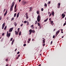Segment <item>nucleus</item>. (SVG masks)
<instances>
[{
    "label": "nucleus",
    "mask_w": 66,
    "mask_h": 66,
    "mask_svg": "<svg viewBox=\"0 0 66 66\" xmlns=\"http://www.w3.org/2000/svg\"><path fill=\"white\" fill-rule=\"evenodd\" d=\"M40 20H41V17H40V16L38 15L37 17V20L38 22H39Z\"/></svg>",
    "instance_id": "f257e3e1"
},
{
    "label": "nucleus",
    "mask_w": 66,
    "mask_h": 66,
    "mask_svg": "<svg viewBox=\"0 0 66 66\" xmlns=\"http://www.w3.org/2000/svg\"><path fill=\"white\" fill-rule=\"evenodd\" d=\"M10 36H11V33H9V31H8L7 33V36L9 38L10 37Z\"/></svg>",
    "instance_id": "f03ea898"
},
{
    "label": "nucleus",
    "mask_w": 66,
    "mask_h": 66,
    "mask_svg": "<svg viewBox=\"0 0 66 66\" xmlns=\"http://www.w3.org/2000/svg\"><path fill=\"white\" fill-rule=\"evenodd\" d=\"M13 28H14L13 27L10 28V29L9 30V32H12V31H13Z\"/></svg>",
    "instance_id": "7ed1b4c3"
},
{
    "label": "nucleus",
    "mask_w": 66,
    "mask_h": 66,
    "mask_svg": "<svg viewBox=\"0 0 66 66\" xmlns=\"http://www.w3.org/2000/svg\"><path fill=\"white\" fill-rule=\"evenodd\" d=\"M60 30H58L56 32V35H58L59 34V33H60Z\"/></svg>",
    "instance_id": "20e7f679"
},
{
    "label": "nucleus",
    "mask_w": 66,
    "mask_h": 66,
    "mask_svg": "<svg viewBox=\"0 0 66 66\" xmlns=\"http://www.w3.org/2000/svg\"><path fill=\"white\" fill-rule=\"evenodd\" d=\"M32 30L31 29H30L29 30V35H31V34H32Z\"/></svg>",
    "instance_id": "39448f33"
},
{
    "label": "nucleus",
    "mask_w": 66,
    "mask_h": 66,
    "mask_svg": "<svg viewBox=\"0 0 66 66\" xmlns=\"http://www.w3.org/2000/svg\"><path fill=\"white\" fill-rule=\"evenodd\" d=\"M61 16L62 17V18H64L65 17V15L64 14V13H63L61 15Z\"/></svg>",
    "instance_id": "423d86ee"
},
{
    "label": "nucleus",
    "mask_w": 66,
    "mask_h": 66,
    "mask_svg": "<svg viewBox=\"0 0 66 66\" xmlns=\"http://www.w3.org/2000/svg\"><path fill=\"white\" fill-rule=\"evenodd\" d=\"M26 3V2H24V1H23L22 2V4H23V5H25Z\"/></svg>",
    "instance_id": "0eeeda50"
},
{
    "label": "nucleus",
    "mask_w": 66,
    "mask_h": 66,
    "mask_svg": "<svg viewBox=\"0 0 66 66\" xmlns=\"http://www.w3.org/2000/svg\"><path fill=\"white\" fill-rule=\"evenodd\" d=\"M14 3L15 2H13L12 3V5L11 6L13 7H14Z\"/></svg>",
    "instance_id": "6e6552de"
},
{
    "label": "nucleus",
    "mask_w": 66,
    "mask_h": 66,
    "mask_svg": "<svg viewBox=\"0 0 66 66\" xmlns=\"http://www.w3.org/2000/svg\"><path fill=\"white\" fill-rule=\"evenodd\" d=\"M13 7L11 6L10 9V11L12 12V11L13 10Z\"/></svg>",
    "instance_id": "1a4fd4ad"
},
{
    "label": "nucleus",
    "mask_w": 66,
    "mask_h": 66,
    "mask_svg": "<svg viewBox=\"0 0 66 66\" xmlns=\"http://www.w3.org/2000/svg\"><path fill=\"white\" fill-rule=\"evenodd\" d=\"M34 27V25H32L30 27L31 28V29H33L34 28V27Z\"/></svg>",
    "instance_id": "9d476101"
},
{
    "label": "nucleus",
    "mask_w": 66,
    "mask_h": 66,
    "mask_svg": "<svg viewBox=\"0 0 66 66\" xmlns=\"http://www.w3.org/2000/svg\"><path fill=\"white\" fill-rule=\"evenodd\" d=\"M46 40V39H44L43 40V43H44V44H45V40Z\"/></svg>",
    "instance_id": "9b49d317"
},
{
    "label": "nucleus",
    "mask_w": 66,
    "mask_h": 66,
    "mask_svg": "<svg viewBox=\"0 0 66 66\" xmlns=\"http://www.w3.org/2000/svg\"><path fill=\"white\" fill-rule=\"evenodd\" d=\"M7 10L4 14V16H6V14H7Z\"/></svg>",
    "instance_id": "f8f14e48"
},
{
    "label": "nucleus",
    "mask_w": 66,
    "mask_h": 66,
    "mask_svg": "<svg viewBox=\"0 0 66 66\" xmlns=\"http://www.w3.org/2000/svg\"><path fill=\"white\" fill-rule=\"evenodd\" d=\"M20 12H19V13H18L17 14V15H16V17H19V13H20Z\"/></svg>",
    "instance_id": "ddd939ff"
},
{
    "label": "nucleus",
    "mask_w": 66,
    "mask_h": 66,
    "mask_svg": "<svg viewBox=\"0 0 66 66\" xmlns=\"http://www.w3.org/2000/svg\"><path fill=\"white\" fill-rule=\"evenodd\" d=\"M52 16H54V12H53L52 13Z\"/></svg>",
    "instance_id": "4468645a"
},
{
    "label": "nucleus",
    "mask_w": 66,
    "mask_h": 66,
    "mask_svg": "<svg viewBox=\"0 0 66 66\" xmlns=\"http://www.w3.org/2000/svg\"><path fill=\"white\" fill-rule=\"evenodd\" d=\"M53 23V21H51V24H52V26H53V25L54 24V23Z\"/></svg>",
    "instance_id": "2eb2a0df"
},
{
    "label": "nucleus",
    "mask_w": 66,
    "mask_h": 66,
    "mask_svg": "<svg viewBox=\"0 0 66 66\" xmlns=\"http://www.w3.org/2000/svg\"><path fill=\"white\" fill-rule=\"evenodd\" d=\"M35 32V30H32V33H34Z\"/></svg>",
    "instance_id": "dca6fc26"
},
{
    "label": "nucleus",
    "mask_w": 66,
    "mask_h": 66,
    "mask_svg": "<svg viewBox=\"0 0 66 66\" xmlns=\"http://www.w3.org/2000/svg\"><path fill=\"white\" fill-rule=\"evenodd\" d=\"M14 26H15V27H16L17 26V23L16 22H15L14 23Z\"/></svg>",
    "instance_id": "f3484780"
},
{
    "label": "nucleus",
    "mask_w": 66,
    "mask_h": 66,
    "mask_svg": "<svg viewBox=\"0 0 66 66\" xmlns=\"http://www.w3.org/2000/svg\"><path fill=\"white\" fill-rule=\"evenodd\" d=\"M15 35H17L18 34V32H17V31H15Z\"/></svg>",
    "instance_id": "a211bd4d"
},
{
    "label": "nucleus",
    "mask_w": 66,
    "mask_h": 66,
    "mask_svg": "<svg viewBox=\"0 0 66 66\" xmlns=\"http://www.w3.org/2000/svg\"><path fill=\"white\" fill-rule=\"evenodd\" d=\"M5 25V23H4L2 25V26L3 27H4Z\"/></svg>",
    "instance_id": "6ab92c4d"
},
{
    "label": "nucleus",
    "mask_w": 66,
    "mask_h": 66,
    "mask_svg": "<svg viewBox=\"0 0 66 66\" xmlns=\"http://www.w3.org/2000/svg\"><path fill=\"white\" fill-rule=\"evenodd\" d=\"M19 35L20 36L21 35V31L19 32Z\"/></svg>",
    "instance_id": "aec40b11"
},
{
    "label": "nucleus",
    "mask_w": 66,
    "mask_h": 66,
    "mask_svg": "<svg viewBox=\"0 0 66 66\" xmlns=\"http://www.w3.org/2000/svg\"><path fill=\"white\" fill-rule=\"evenodd\" d=\"M40 11H39L38 10L37 11V14H39V13Z\"/></svg>",
    "instance_id": "412c9836"
},
{
    "label": "nucleus",
    "mask_w": 66,
    "mask_h": 66,
    "mask_svg": "<svg viewBox=\"0 0 66 66\" xmlns=\"http://www.w3.org/2000/svg\"><path fill=\"white\" fill-rule=\"evenodd\" d=\"M48 18H47V19L46 20H44V22H46V21H47V20H48Z\"/></svg>",
    "instance_id": "4be33fe9"
},
{
    "label": "nucleus",
    "mask_w": 66,
    "mask_h": 66,
    "mask_svg": "<svg viewBox=\"0 0 66 66\" xmlns=\"http://www.w3.org/2000/svg\"><path fill=\"white\" fill-rule=\"evenodd\" d=\"M38 26H39V27H40V24L39 23H38Z\"/></svg>",
    "instance_id": "5701e85b"
},
{
    "label": "nucleus",
    "mask_w": 66,
    "mask_h": 66,
    "mask_svg": "<svg viewBox=\"0 0 66 66\" xmlns=\"http://www.w3.org/2000/svg\"><path fill=\"white\" fill-rule=\"evenodd\" d=\"M32 7H30V10H29V11H32Z\"/></svg>",
    "instance_id": "b1692460"
},
{
    "label": "nucleus",
    "mask_w": 66,
    "mask_h": 66,
    "mask_svg": "<svg viewBox=\"0 0 66 66\" xmlns=\"http://www.w3.org/2000/svg\"><path fill=\"white\" fill-rule=\"evenodd\" d=\"M44 6H46V7H47V4L45 3V5H44Z\"/></svg>",
    "instance_id": "393cba45"
},
{
    "label": "nucleus",
    "mask_w": 66,
    "mask_h": 66,
    "mask_svg": "<svg viewBox=\"0 0 66 66\" xmlns=\"http://www.w3.org/2000/svg\"><path fill=\"white\" fill-rule=\"evenodd\" d=\"M7 28V26H5L4 28V30H6V29Z\"/></svg>",
    "instance_id": "a878e982"
},
{
    "label": "nucleus",
    "mask_w": 66,
    "mask_h": 66,
    "mask_svg": "<svg viewBox=\"0 0 66 66\" xmlns=\"http://www.w3.org/2000/svg\"><path fill=\"white\" fill-rule=\"evenodd\" d=\"M26 17H28V13H27L26 14Z\"/></svg>",
    "instance_id": "bb28decb"
},
{
    "label": "nucleus",
    "mask_w": 66,
    "mask_h": 66,
    "mask_svg": "<svg viewBox=\"0 0 66 66\" xmlns=\"http://www.w3.org/2000/svg\"><path fill=\"white\" fill-rule=\"evenodd\" d=\"M60 5H61V4L60 3H58V6H60Z\"/></svg>",
    "instance_id": "cd10ccee"
},
{
    "label": "nucleus",
    "mask_w": 66,
    "mask_h": 66,
    "mask_svg": "<svg viewBox=\"0 0 66 66\" xmlns=\"http://www.w3.org/2000/svg\"><path fill=\"white\" fill-rule=\"evenodd\" d=\"M24 23H27V21H24Z\"/></svg>",
    "instance_id": "c85d7f7f"
},
{
    "label": "nucleus",
    "mask_w": 66,
    "mask_h": 66,
    "mask_svg": "<svg viewBox=\"0 0 66 66\" xmlns=\"http://www.w3.org/2000/svg\"><path fill=\"white\" fill-rule=\"evenodd\" d=\"M17 6V5L15 4V7H14V9H16V6Z\"/></svg>",
    "instance_id": "c756f323"
},
{
    "label": "nucleus",
    "mask_w": 66,
    "mask_h": 66,
    "mask_svg": "<svg viewBox=\"0 0 66 66\" xmlns=\"http://www.w3.org/2000/svg\"><path fill=\"white\" fill-rule=\"evenodd\" d=\"M27 25L28 26V25L29 24V22L28 21L27 22Z\"/></svg>",
    "instance_id": "7c9ffc66"
},
{
    "label": "nucleus",
    "mask_w": 66,
    "mask_h": 66,
    "mask_svg": "<svg viewBox=\"0 0 66 66\" xmlns=\"http://www.w3.org/2000/svg\"><path fill=\"white\" fill-rule=\"evenodd\" d=\"M16 13L14 14V17H15V16H16Z\"/></svg>",
    "instance_id": "2f4dec72"
},
{
    "label": "nucleus",
    "mask_w": 66,
    "mask_h": 66,
    "mask_svg": "<svg viewBox=\"0 0 66 66\" xmlns=\"http://www.w3.org/2000/svg\"><path fill=\"white\" fill-rule=\"evenodd\" d=\"M17 9H15L14 10V12H16V11H17Z\"/></svg>",
    "instance_id": "473e14b6"
},
{
    "label": "nucleus",
    "mask_w": 66,
    "mask_h": 66,
    "mask_svg": "<svg viewBox=\"0 0 66 66\" xmlns=\"http://www.w3.org/2000/svg\"><path fill=\"white\" fill-rule=\"evenodd\" d=\"M3 39H4V38H3L1 40V42H3Z\"/></svg>",
    "instance_id": "72a5a7b5"
},
{
    "label": "nucleus",
    "mask_w": 66,
    "mask_h": 66,
    "mask_svg": "<svg viewBox=\"0 0 66 66\" xmlns=\"http://www.w3.org/2000/svg\"><path fill=\"white\" fill-rule=\"evenodd\" d=\"M60 6H58V5H57V7L58 8H60Z\"/></svg>",
    "instance_id": "f704fd0d"
},
{
    "label": "nucleus",
    "mask_w": 66,
    "mask_h": 66,
    "mask_svg": "<svg viewBox=\"0 0 66 66\" xmlns=\"http://www.w3.org/2000/svg\"><path fill=\"white\" fill-rule=\"evenodd\" d=\"M5 61L6 62H7V61H8V59H6Z\"/></svg>",
    "instance_id": "c9c22d12"
},
{
    "label": "nucleus",
    "mask_w": 66,
    "mask_h": 66,
    "mask_svg": "<svg viewBox=\"0 0 66 66\" xmlns=\"http://www.w3.org/2000/svg\"><path fill=\"white\" fill-rule=\"evenodd\" d=\"M14 18H12V20H14Z\"/></svg>",
    "instance_id": "e433bc0d"
},
{
    "label": "nucleus",
    "mask_w": 66,
    "mask_h": 66,
    "mask_svg": "<svg viewBox=\"0 0 66 66\" xmlns=\"http://www.w3.org/2000/svg\"><path fill=\"white\" fill-rule=\"evenodd\" d=\"M44 11V9H43V8H42V9H41V11Z\"/></svg>",
    "instance_id": "4c0bfd02"
},
{
    "label": "nucleus",
    "mask_w": 66,
    "mask_h": 66,
    "mask_svg": "<svg viewBox=\"0 0 66 66\" xmlns=\"http://www.w3.org/2000/svg\"><path fill=\"white\" fill-rule=\"evenodd\" d=\"M14 41H15V40L14 39H13L12 42V43H14Z\"/></svg>",
    "instance_id": "58836bf2"
},
{
    "label": "nucleus",
    "mask_w": 66,
    "mask_h": 66,
    "mask_svg": "<svg viewBox=\"0 0 66 66\" xmlns=\"http://www.w3.org/2000/svg\"><path fill=\"white\" fill-rule=\"evenodd\" d=\"M2 19V17H1V16L0 17V20H1Z\"/></svg>",
    "instance_id": "ea45409f"
},
{
    "label": "nucleus",
    "mask_w": 66,
    "mask_h": 66,
    "mask_svg": "<svg viewBox=\"0 0 66 66\" xmlns=\"http://www.w3.org/2000/svg\"><path fill=\"white\" fill-rule=\"evenodd\" d=\"M13 40V38H11V39H10V41H12V40Z\"/></svg>",
    "instance_id": "a19ab883"
},
{
    "label": "nucleus",
    "mask_w": 66,
    "mask_h": 66,
    "mask_svg": "<svg viewBox=\"0 0 66 66\" xmlns=\"http://www.w3.org/2000/svg\"><path fill=\"white\" fill-rule=\"evenodd\" d=\"M19 53H20V52H18L17 53V54H19Z\"/></svg>",
    "instance_id": "79ce46f5"
},
{
    "label": "nucleus",
    "mask_w": 66,
    "mask_h": 66,
    "mask_svg": "<svg viewBox=\"0 0 66 66\" xmlns=\"http://www.w3.org/2000/svg\"><path fill=\"white\" fill-rule=\"evenodd\" d=\"M66 23H64V24H63V26H65V25H66Z\"/></svg>",
    "instance_id": "37998d69"
},
{
    "label": "nucleus",
    "mask_w": 66,
    "mask_h": 66,
    "mask_svg": "<svg viewBox=\"0 0 66 66\" xmlns=\"http://www.w3.org/2000/svg\"><path fill=\"white\" fill-rule=\"evenodd\" d=\"M26 46V44H24L23 46H24V47H25V46Z\"/></svg>",
    "instance_id": "c03bdc74"
},
{
    "label": "nucleus",
    "mask_w": 66,
    "mask_h": 66,
    "mask_svg": "<svg viewBox=\"0 0 66 66\" xmlns=\"http://www.w3.org/2000/svg\"><path fill=\"white\" fill-rule=\"evenodd\" d=\"M50 2H51L50 1H49L48 3V4H50Z\"/></svg>",
    "instance_id": "a18cd8bd"
},
{
    "label": "nucleus",
    "mask_w": 66,
    "mask_h": 66,
    "mask_svg": "<svg viewBox=\"0 0 66 66\" xmlns=\"http://www.w3.org/2000/svg\"><path fill=\"white\" fill-rule=\"evenodd\" d=\"M20 54H19L18 56V57H20Z\"/></svg>",
    "instance_id": "49530a36"
},
{
    "label": "nucleus",
    "mask_w": 66,
    "mask_h": 66,
    "mask_svg": "<svg viewBox=\"0 0 66 66\" xmlns=\"http://www.w3.org/2000/svg\"><path fill=\"white\" fill-rule=\"evenodd\" d=\"M4 33H3L2 34V36H4Z\"/></svg>",
    "instance_id": "de8ad7c7"
},
{
    "label": "nucleus",
    "mask_w": 66,
    "mask_h": 66,
    "mask_svg": "<svg viewBox=\"0 0 66 66\" xmlns=\"http://www.w3.org/2000/svg\"><path fill=\"white\" fill-rule=\"evenodd\" d=\"M53 38H55V36L54 35L53 37Z\"/></svg>",
    "instance_id": "09e8293b"
},
{
    "label": "nucleus",
    "mask_w": 66,
    "mask_h": 66,
    "mask_svg": "<svg viewBox=\"0 0 66 66\" xmlns=\"http://www.w3.org/2000/svg\"><path fill=\"white\" fill-rule=\"evenodd\" d=\"M51 15H52V14L51 13V14H50L49 16L50 17V16H51Z\"/></svg>",
    "instance_id": "8fccbe9b"
},
{
    "label": "nucleus",
    "mask_w": 66,
    "mask_h": 66,
    "mask_svg": "<svg viewBox=\"0 0 66 66\" xmlns=\"http://www.w3.org/2000/svg\"><path fill=\"white\" fill-rule=\"evenodd\" d=\"M4 26H2V29H3L4 28Z\"/></svg>",
    "instance_id": "3c124183"
},
{
    "label": "nucleus",
    "mask_w": 66,
    "mask_h": 66,
    "mask_svg": "<svg viewBox=\"0 0 66 66\" xmlns=\"http://www.w3.org/2000/svg\"><path fill=\"white\" fill-rule=\"evenodd\" d=\"M28 40H29V41H31V38H30Z\"/></svg>",
    "instance_id": "603ef678"
},
{
    "label": "nucleus",
    "mask_w": 66,
    "mask_h": 66,
    "mask_svg": "<svg viewBox=\"0 0 66 66\" xmlns=\"http://www.w3.org/2000/svg\"><path fill=\"white\" fill-rule=\"evenodd\" d=\"M13 44H14V42H12L11 43V45H13Z\"/></svg>",
    "instance_id": "864d4df0"
},
{
    "label": "nucleus",
    "mask_w": 66,
    "mask_h": 66,
    "mask_svg": "<svg viewBox=\"0 0 66 66\" xmlns=\"http://www.w3.org/2000/svg\"><path fill=\"white\" fill-rule=\"evenodd\" d=\"M53 43V42H52V41L51 42V45Z\"/></svg>",
    "instance_id": "5fc2aeb1"
},
{
    "label": "nucleus",
    "mask_w": 66,
    "mask_h": 66,
    "mask_svg": "<svg viewBox=\"0 0 66 66\" xmlns=\"http://www.w3.org/2000/svg\"><path fill=\"white\" fill-rule=\"evenodd\" d=\"M21 27H22L23 26V24H22L21 25H20Z\"/></svg>",
    "instance_id": "6e6d98bb"
},
{
    "label": "nucleus",
    "mask_w": 66,
    "mask_h": 66,
    "mask_svg": "<svg viewBox=\"0 0 66 66\" xmlns=\"http://www.w3.org/2000/svg\"><path fill=\"white\" fill-rule=\"evenodd\" d=\"M55 30H56V29H55H55H54V30H53V31H55Z\"/></svg>",
    "instance_id": "4d7b16f0"
},
{
    "label": "nucleus",
    "mask_w": 66,
    "mask_h": 66,
    "mask_svg": "<svg viewBox=\"0 0 66 66\" xmlns=\"http://www.w3.org/2000/svg\"><path fill=\"white\" fill-rule=\"evenodd\" d=\"M20 29V28H19L18 29V30L19 31V30Z\"/></svg>",
    "instance_id": "13d9d810"
},
{
    "label": "nucleus",
    "mask_w": 66,
    "mask_h": 66,
    "mask_svg": "<svg viewBox=\"0 0 66 66\" xmlns=\"http://www.w3.org/2000/svg\"><path fill=\"white\" fill-rule=\"evenodd\" d=\"M45 46V44H43V46Z\"/></svg>",
    "instance_id": "bf43d9fd"
},
{
    "label": "nucleus",
    "mask_w": 66,
    "mask_h": 66,
    "mask_svg": "<svg viewBox=\"0 0 66 66\" xmlns=\"http://www.w3.org/2000/svg\"><path fill=\"white\" fill-rule=\"evenodd\" d=\"M26 19H28V18H29V16L26 17Z\"/></svg>",
    "instance_id": "052dcab7"
},
{
    "label": "nucleus",
    "mask_w": 66,
    "mask_h": 66,
    "mask_svg": "<svg viewBox=\"0 0 66 66\" xmlns=\"http://www.w3.org/2000/svg\"><path fill=\"white\" fill-rule=\"evenodd\" d=\"M19 58V57H17L16 58V59L17 60Z\"/></svg>",
    "instance_id": "680f3d73"
},
{
    "label": "nucleus",
    "mask_w": 66,
    "mask_h": 66,
    "mask_svg": "<svg viewBox=\"0 0 66 66\" xmlns=\"http://www.w3.org/2000/svg\"><path fill=\"white\" fill-rule=\"evenodd\" d=\"M28 43H30V41H28Z\"/></svg>",
    "instance_id": "e2e57ef3"
},
{
    "label": "nucleus",
    "mask_w": 66,
    "mask_h": 66,
    "mask_svg": "<svg viewBox=\"0 0 66 66\" xmlns=\"http://www.w3.org/2000/svg\"><path fill=\"white\" fill-rule=\"evenodd\" d=\"M5 9H4V10L3 11L4 12L5 11Z\"/></svg>",
    "instance_id": "0e129e2a"
},
{
    "label": "nucleus",
    "mask_w": 66,
    "mask_h": 66,
    "mask_svg": "<svg viewBox=\"0 0 66 66\" xmlns=\"http://www.w3.org/2000/svg\"><path fill=\"white\" fill-rule=\"evenodd\" d=\"M37 23V21L36 20L35 21Z\"/></svg>",
    "instance_id": "69168bd1"
},
{
    "label": "nucleus",
    "mask_w": 66,
    "mask_h": 66,
    "mask_svg": "<svg viewBox=\"0 0 66 66\" xmlns=\"http://www.w3.org/2000/svg\"><path fill=\"white\" fill-rule=\"evenodd\" d=\"M41 64H40L38 66H41Z\"/></svg>",
    "instance_id": "338daca9"
},
{
    "label": "nucleus",
    "mask_w": 66,
    "mask_h": 66,
    "mask_svg": "<svg viewBox=\"0 0 66 66\" xmlns=\"http://www.w3.org/2000/svg\"><path fill=\"white\" fill-rule=\"evenodd\" d=\"M8 65H9L7 64H6V66H8Z\"/></svg>",
    "instance_id": "774afa93"
}]
</instances>
